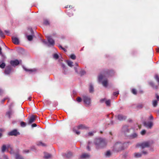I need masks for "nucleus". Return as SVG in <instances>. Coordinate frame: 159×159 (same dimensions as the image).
Instances as JSON below:
<instances>
[{"label": "nucleus", "mask_w": 159, "mask_h": 159, "mask_svg": "<svg viewBox=\"0 0 159 159\" xmlns=\"http://www.w3.org/2000/svg\"><path fill=\"white\" fill-rule=\"evenodd\" d=\"M129 142L122 143L121 142H118L115 143L113 147V150L116 152H119L124 150L129 145Z\"/></svg>", "instance_id": "f257e3e1"}, {"label": "nucleus", "mask_w": 159, "mask_h": 159, "mask_svg": "<svg viewBox=\"0 0 159 159\" xmlns=\"http://www.w3.org/2000/svg\"><path fill=\"white\" fill-rule=\"evenodd\" d=\"M107 143V142L105 139L101 138L96 139L94 141L96 148L97 149L103 148L106 145Z\"/></svg>", "instance_id": "f03ea898"}, {"label": "nucleus", "mask_w": 159, "mask_h": 159, "mask_svg": "<svg viewBox=\"0 0 159 159\" xmlns=\"http://www.w3.org/2000/svg\"><path fill=\"white\" fill-rule=\"evenodd\" d=\"M108 76V75H100L98 76V80L99 81H101L102 85L105 87H107L108 85V80L106 78V77Z\"/></svg>", "instance_id": "7ed1b4c3"}, {"label": "nucleus", "mask_w": 159, "mask_h": 159, "mask_svg": "<svg viewBox=\"0 0 159 159\" xmlns=\"http://www.w3.org/2000/svg\"><path fill=\"white\" fill-rule=\"evenodd\" d=\"M86 128L85 126L83 125H80L77 126L75 127L74 128L73 131L76 134L79 135L80 134V132L78 130V129H84Z\"/></svg>", "instance_id": "20e7f679"}, {"label": "nucleus", "mask_w": 159, "mask_h": 159, "mask_svg": "<svg viewBox=\"0 0 159 159\" xmlns=\"http://www.w3.org/2000/svg\"><path fill=\"white\" fill-rule=\"evenodd\" d=\"M83 101L86 106H90L91 103V99L90 98L86 96L83 97Z\"/></svg>", "instance_id": "39448f33"}, {"label": "nucleus", "mask_w": 159, "mask_h": 159, "mask_svg": "<svg viewBox=\"0 0 159 159\" xmlns=\"http://www.w3.org/2000/svg\"><path fill=\"white\" fill-rule=\"evenodd\" d=\"M144 125L148 129H151L153 125V122L152 121L145 122L144 123Z\"/></svg>", "instance_id": "423d86ee"}, {"label": "nucleus", "mask_w": 159, "mask_h": 159, "mask_svg": "<svg viewBox=\"0 0 159 159\" xmlns=\"http://www.w3.org/2000/svg\"><path fill=\"white\" fill-rule=\"evenodd\" d=\"M30 31L31 32L32 34L31 35H27V34H26V35L28 40L29 41H32L33 39V38L34 36V32L32 29H30Z\"/></svg>", "instance_id": "0eeeda50"}, {"label": "nucleus", "mask_w": 159, "mask_h": 159, "mask_svg": "<svg viewBox=\"0 0 159 159\" xmlns=\"http://www.w3.org/2000/svg\"><path fill=\"white\" fill-rule=\"evenodd\" d=\"M150 145V143L148 141L144 142L140 144V146L143 148L149 147Z\"/></svg>", "instance_id": "6e6552de"}, {"label": "nucleus", "mask_w": 159, "mask_h": 159, "mask_svg": "<svg viewBox=\"0 0 159 159\" xmlns=\"http://www.w3.org/2000/svg\"><path fill=\"white\" fill-rule=\"evenodd\" d=\"M14 112L13 111L10 110L6 113V115L9 118H11L14 115Z\"/></svg>", "instance_id": "1a4fd4ad"}, {"label": "nucleus", "mask_w": 159, "mask_h": 159, "mask_svg": "<svg viewBox=\"0 0 159 159\" xmlns=\"http://www.w3.org/2000/svg\"><path fill=\"white\" fill-rule=\"evenodd\" d=\"M90 156L89 153H84L80 156V158L81 159H88L90 158Z\"/></svg>", "instance_id": "9d476101"}, {"label": "nucleus", "mask_w": 159, "mask_h": 159, "mask_svg": "<svg viewBox=\"0 0 159 159\" xmlns=\"http://www.w3.org/2000/svg\"><path fill=\"white\" fill-rule=\"evenodd\" d=\"M47 38L48 41L50 45H53L54 44V40L51 38L50 36H48L46 37Z\"/></svg>", "instance_id": "9b49d317"}, {"label": "nucleus", "mask_w": 159, "mask_h": 159, "mask_svg": "<svg viewBox=\"0 0 159 159\" xmlns=\"http://www.w3.org/2000/svg\"><path fill=\"white\" fill-rule=\"evenodd\" d=\"M10 64L12 66H15L19 64V62L17 60H11L10 62Z\"/></svg>", "instance_id": "f8f14e48"}, {"label": "nucleus", "mask_w": 159, "mask_h": 159, "mask_svg": "<svg viewBox=\"0 0 159 159\" xmlns=\"http://www.w3.org/2000/svg\"><path fill=\"white\" fill-rule=\"evenodd\" d=\"M101 102H105V103L107 106L110 107L111 105V101L110 100H106L105 99H102L100 100Z\"/></svg>", "instance_id": "ddd939ff"}, {"label": "nucleus", "mask_w": 159, "mask_h": 159, "mask_svg": "<svg viewBox=\"0 0 159 159\" xmlns=\"http://www.w3.org/2000/svg\"><path fill=\"white\" fill-rule=\"evenodd\" d=\"M12 42L15 44H18L19 43V39L15 37H13L12 38Z\"/></svg>", "instance_id": "4468645a"}, {"label": "nucleus", "mask_w": 159, "mask_h": 159, "mask_svg": "<svg viewBox=\"0 0 159 159\" xmlns=\"http://www.w3.org/2000/svg\"><path fill=\"white\" fill-rule=\"evenodd\" d=\"M10 147V145H8L7 146L5 145H3L2 148V152H4L6 150H8Z\"/></svg>", "instance_id": "2eb2a0df"}, {"label": "nucleus", "mask_w": 159, "mask_h": 159, "mask_svg": "<svg viewBox=\"0 0 159 159\" xmlns=\"http://www.w3.org/2000/svg\"><path fill=\"white\" fill-rule=\"evenodd\" d=\"M36 118V117L34 116V115H32L31 116L29 120L28 124H31L33 122L34 120H35V119Z\"/></svg>", "instance_id": "dca6fc26"}, {"label": "nucleus", "mask_w": 159, "mask_h": 159, "mask_svg": "<svg viewBox=\"0 0 159 159\" xmlns=\"http://www.w3.org/2000/svg\"><path fill=\"white\" fill-rule=\"evenodd\" d=\"M11 71V67L10 66L7 67L5 69V74L8 75L10 73Z\"/></svg>", "instance_id": "f3484780"}, {"label": "nucleus", "mask_w": 159, "mask_h": 159, "mask_svg": "<svg viewBox=\"0 0 159 159\" xmlns=\"http://www.w3.org/2000/svg\"><path fill=\"white\" fill-rule=\"evenodd\" d=\"M129 129H128V127L127 125H125L123 126L122 129V131L125 134L129 132Z\"/></svg>", "instance_id": "a211bd4d"}, {"label": "nucleus", "mask_w": 159, "mask_h": 159, "mask_svg": "<svg viewBox=\"0 0 159 159\" xmlns=\"http://www.w3.org/2000/svg\"><path fill=\"white\" fill-rule=\"evenodd\" d=\"M18 133L17 132V131L16 130H14L11 132H10L8 133V135H15L16 136L17 135V134Z\"/></svg>", "instance_id": "6ab92c4d"}, {"label": "nucleus", "mask_w": 159, "mask_h": 159, "mask_svg": "<svg viewBox=\"0 0 159 159\" xmlns=\"http://www.w3.org/2000/svg\"><path fill=\"white\" fill-rule=\"evenodd\" d=\"M118 119L120 120H122L126 119V117L122 115H119L117 116Z\"/></svg>", "instance_id": "aec40b11"}, {"label": "nucleus", "mask_w": 159, "mask_h": 159, "mask_svg": "<svg viewBox=\"0 0 159 159\" xmlns=\"http://www.w3.org/2000/svg\"><path fill=\"white\" fill-rule=\"evenodd\" d=\"M23 68L25 70L27 71H28L30 73L36 71V70L35 69H28L25 68V67H23Z\"/></svg>", "instance_id": "412c9836"}, {"label": "nucleus", "mask_w": 159, "mask_h": 159, "mask_svg": "<svg viewBox=\"0 0 159 159\" xmlns=\"http://www.w3.org/2000/svg\"><path fill=\"white\" fill-rule=\"evenodd\" d=\"M134 157L136 158H139L141 157L142 154L140 153H134Z\"/></svg>", "instance_id": "4be33fe9"}, {"label": "nucleus", "mask_w": 159, "mask_h": 159, "mask_svg": "<svg viewBox=\"0 0 159 159\" xmlns=\"http://www.w3.org/2000/svg\"><path fill=\"white\" fill-rule=\"evenodd\" d=\"M52 157V155L49 153H45L44 155V157L45 159H48Z\"/></svg>", "instance_id": "5701e85b"}, {"label": "nucleus", "mask_w": 159, "mask_h": 159, "mask_svg": "<svg viewBox=\"0 0 159 159\" xmlns=\"http://www.w3.org/2000/svg\"><path fill=\"white\" fill-rule=\"evenodd\" d=\"M111 155V153L110 151H107L105 153V156L106 157H109Z\"/></svg>", "instance_id": "b1692460"}, {"label": "nucleus", "mask_w": 159, "mask_h": 159, "mask_svg": "<svg viewBox=\"0 0 159 159\" xmlns=\"http://www.w3.org/2000/svg\"><path fill=\"white\" fill-rule=\"evenodd\" d=\"M94 91L93 86L92 84H90L89 87V91L90 93H93Z\"/></svg>", "instance_id": "393cba45"}, {"label": "nucleus", "mask_w": 159, "mask_h": 159, "mask_svg": "<svg viewBox=\"0 0 159 159\" xmlns=\"http://www.w3.org/2000/svg\"><path fill=\"white\" fill-rule=\"evenodd\" d=\"M158 103V101L156 100H153L152 101V104L153 106L154 107H156Z\"/></svg>", "instance_id": "a878e982"}, {"label": "nucleus", "mask_w": 159, "mask_h": 159, "mask_svg": "<svg viewBox=\"0 0 159 159\" xmlns=\"http://www.w3.org/2000/svg\"><path fill=\"white\" fill-rule=\"evenodd\" d=\"M67 63L68 64V65L70 67H72L73 66V63L69 60H67L66 61Z\"/></svg>", "instance_id": "bb28decb"}, {"label": "nucleus", "mask_w": 159, "mask_h": 159, "mask_svg": "<svg viewBox=\"0 0 159 159\" xmlns=\"http://www.w3.org/2000/svg\"><path fill=\"white\" fill-rule=\"evenodd\" d=\"M137 134L136 133H133L130 135V138L132 139H134L137 137Z\"/></svg>", "instance_id": "cd10ccee"}, {"label": "nucleus", "mask_w": 159, "mask_h": 159, "mask_svg": "<svg viewBox=\"0 0 159 159\" xmlns=\"http://www.w3.org/2000/svg\"><path fill=\"white\" fill-rule=\"evenodd\" d=\"M72 155V153L71 152H69L66 154V157H70Z\"/></svg>", "instance_id": "c85d7f7f"}, {"label": "nucleus", "mask_w": 159, "mask_h": 159, "mask_svg": "<svg viewBox=\"0 0 159 159\" xmlns=\"http://www.w3.org/2000/svg\"><path fill=\"white\" fill-rule=\"evenodd\" d=\"M75 65H76V67H74V68L75 70V72L78 73L79 72L78 69L79 67L78 66V64L77 63H75Z\"/></svg>", "instance_id": "c756f323"}, {"label": "nucleus", "mask_w": 159, "mask_h": 159, "mask_svg": "<svg viewBox=\"0 0 159 159\" xmlns=\"http://www.w3.org/2000/svg\"><path fill=\"white\" fill-rule=\"evenodd\" d=\"M26 123L23 121L21 122L20 124L21 126L22 127H25L26 125Z\"/></svg>", "instance_id": "7c9ffc66"}, {"label": "nucleus", "mask_w": 159, "mask_h": 159, "mask_svg": "<svg viewBox=\"0 0 159 159\" xmlns=\"http://www.w3.org/2000/svg\"><path fill=\"white\" fill-rule=\"evenodd\" d=\"M16 159H22V157L18 154L16 155Z\"/></svg>", "instance_id": "2f4dec72"}, {"label": "nucleus", "mask_w": 159, "mask_h": 159, "mask_svg": "<svg viewBox=\"0 0 159 159\" xmlns=\"http://www.w3.org/2000/svg\"><path fill=\"white\" fill-rule=\"evenodd\" d=\"M155 78L157 82L159 83V77L157 75H155Z\"/></svg>", "instance_id": "473e14b6"}, {"label": "nucleus", "mask_w": 159, "mask_h": 159, "mask_svg": "<svg viewBox=\"0 0 159 159\" xmlns=\"http://www.w3.org/2000/svg\"><path fill=\"white\" fill-rule=\"evenodd\" d=\"M49 22L48 21V20H44V24H45L46 25H49Z\"/></svg>", "instance_id": "72a5a7b5"}, {"label": "nucleus", "mask_w": 159, "mask_h": 159, "mask_svg": "<svg viewBox=\"0 0 159 159\" xmlns=\"http://www.w3.org/2000/svg\"><path fill=\"white\" fill-rule=\"evenodd\" d=\"M5 66V64L4 63L2 62L1 65H0V67L2 68H3Z\"/></svg>", "instance_id": "f704fd0d"}, {"label": "nucleus", "mask_w": 159, "mask_h": 159, "mask_svg": "<svg viewBox=\"0 0 159 159\" xmlns=\"http://www.w3.org/2000/svg\"><path fill=\"white\" fill-rule=\"evenodd\" d=\"M59 57L58 55L57 54H55L53 55V58L56 59H58Z\"/></svg>", "instance_id": "c9c22d12"}, {"label": "nucleus", "mask_w": 159, "mask_h": 159, "mask_svg": "<svg viewBox=\"0 0 159 159\" xmlns=\"http://www.w3.org/2000/svg\"><path fill=\"white\" fill-rule=\"evenodd\" d=\"M0 36L4 38L5 37L4 33L0 30Z\"/></svg>", "instance_id": "e433bc0d"}, {"label": "nucleus", "mask_w": 159, "mask_h": 159, "mask_svg": "<svg viewBox=\"0 0 159 159\" xmlns=\"http://www.w3.org/2000/svg\"><path fill=\"white\" fill-rule=\"evenodd\" d=\"M76 101L78 102H80L82 101V99L80 97H78L76 99Z\"/></svg>", "instance_id": "4c0bfd02"}, {"label": "nucleus", "mask_w": 159, "mask_h": 159, "mask_svg": "<svg viewBox=\"0 0 159 159\" xmlns=\"http://www.w3.org/2000/svg\"><path fill=\"white\" fill-rule=\"evenodd\" d=\"M70 57L73 60H75L76 58L75 55L74 54H72L70 56Z\"/></svg>", "instance_id": "58836bf2"}, {"label": "nucleus", "mask_w": 159, "mask_h": 159, "mask_svg": "<svg viewBox=\"0 0 159 159\" xmlns=\"http://www.w3.org/2000/svg\"><path fill=\"white\" fill-rule=\"evenodd\" d=\"M132 93H133L134 94H136L137 93V91L136 90H135V89H133L132 90Z\"/></svg>", "instance_id": "ea45409f"}, {"label": "nucleus", "mask_w": 159, "mask_h": 159, "mask_svg": "<svg viewBox=\"0 0 159 159\" xmlns=\"http://www.w3.org/2000/svg\"><path fill=\"white\" fill-rule=\"evenodd\" d=\"M41 40L42 41V42L44 43L45 44H46L47 45V46H49V45L48 44V43L47 42L44 40H43V39H41Z\"/></svg>", "instance_id": "a19ab883"}, {"label": "nucleus", "mask_w": 159, "mask_h": 159, "mask_svg": "<svg viewBox=\"0 0 159 159\" xmlns=\"http://www.w3.org/2000/svg\"><path fill=\"white\" fill-rule=\"evenodd\" d=\"M146 133V131L145 130H142L141 132V134L142 135H144Z\"/></svg>", "instance_id": "79ce46f5"}, {"label": "nucleus", "mask_w": 159, "mask_h": 159, "mask_svg": "<svg viewBox=\"0 0 159 159\" xmlns=\"http://www.w3.org/2000/svg\"><path fill=\"white\" fill-rule=\"evenodd\" d=\"M143 104H139L137 106V107L139 108H141L143 107Z\"/></svg>", "instance_id": "37998d69"}, {"label": "nucleus", "mask_w": 159, "mask_h": 159, "mask_svg": "<svg viewBox=\"0 0 159 159\" xmlns=\"http://www.w3.org/2000/svg\"><path fill=\"white\" fill-rule=\"evenodd\" d=\"M94 132H89L88 134V135L89 136H92L93 135V133Z\"/></svg>", "instance_id": "c03bdc74"}, {"label": "nucleus", "mask_w": 159, "mask_h": 159, "mask_svg": "<svg viewBox=\"0 0 159 159\" xmlns=\"http://www.w3.org/2000/svg\"><path fill=\"white\" fill-rule=\"evenodd\" d=\"M2 159H9V158L7 155H4L2 157Z\"/></svg>", "instance_id": "a18cd8bd"}, {"label": "nucleus", "mask_w": 159, "mask_h": 159, "mask_svg": "<svg viewBox=\"0 0 159 159\" xmlns=\"http://www.w3.org/2000/svg\"><path fill=\"white\" fill-rule=\"evenodd\" d=\"M119 94V93L118 91H117L116 92H114L113 93V95L114 96L116 95L117 96Z\"/></svg>", "instance_id": "49530a36"}, {"label": "nucleus", "mask_w": 159, "mask_h": 159, "mask_svg": "<svg viewBox=\"0 0 159 159\" xmlns=\"http://www.w3.org/2000/svg\"><path fill=\"white\" fill-rule=\"evenodd\" d=\"M38 145H39V146H45V144L41 142L39 143L38 144Z\"/></svg>", "instance_id": "de8ad7c7"}, {"label": "nucleus", "mask_w": 159, "mask_h": 159, "mask_svg": "<svg viewBox=\"0 0 159 159\" xmlns=\"http://www.w3.org/2000/svg\"><path fill=\"white\" fill-rule=\"evenodd\" d=\"M148 119L149 120H153V117L152 115H150L149 116L148 118Z\"/></svg>", "instance_id": "09e8293b"}, {"label": "nucleus", "mask_w": 159, "mask_h": 159, "mask_svg": "<svg viewBox=\"0 0 159 159\" xmlns=\"http://www.w3.org/2000/svg\"><path fill=\"white\" fill-rule=\"evenodd\" d=\"M9 148H10L11 149V151L10 152V153L11 154H13V153H14V152L13 150L12 149V148L10 146V147Z\"/></svg>", "instance_id": "8fccbe9b"}, {"label": "nucleus", "mask_w": 159, "mask_h": 159, "mask_svg": "<svg viewBox=\"0 0 159 159\" xmlns=\"http://www.w3.org/2000/svg\"><path fill=\"white\" fill-rule=\"evenodd\" d=\"M89 146V145H88L87 147V149L89 151H90L91 150V148Z\"/></svg>", "instance_id": "3c124183"}, {"label": "nucleus", "mask_w": 159, "mask_h": 159, "mask_svg": "<svg viewBox=\"0 0 159 159\" xmlns=\"http://www.w3.org/2000/svg\"><path fill=\"white\" fill-rule=\"evenodd\" d=\"M3 130L2 129H0V138L2 136V132L3 131Z\"/></svg>", "instance_id": "603ef678"}, {"label": "nucleus", "mask_w": 159, "mask_h": 159, "mask_svg": "<svg viewBox=\"0 0 159 159\" xmlns=\"http://www.w3.org/2000/svg\"><path fill=\"white\" fill-rule=\"evenodd\" d=\"M142 154L144 155H147L148 154V152L147 151H143L142 152Z\"/></svg>", "instance_id": "864d4df0"}, {"label": "nucleus", "mask_w": 159, "mask_h": 159, "mask_svg": "<svg viewBox=\"0 0 159 159\" xmlns=\"http://www.w3.org/2000/svg\"><path fill=\"white\" fill-rule=\"evenodd\" d=\"M8 99V98H4V99H2V101H1V102L2 103H3L5 101V100H6V99Z\"/></svg>", "instance_id": "5fc2aeb1"}, {"label": "nucleus", "mask_w": 159, "mask_h": 159, "mask_svg": "<svg viewBox=\"0 0 159 159\" xmlns=\"http://www.w3.org/2000/svg\"><path fill=\"white\" fill-rule=\"evenodd\" d=\"M35 149V148L34 146H32L30 148V150L32 151H34Z\"/></svg>", "instance_id": "6e6d98bb"}, {"label": "nucleus", "mask_w": 159, "mask_h": 159, "mask_svg": "<svg viewBox=\"0 0 159 159\" xmlns=\"http://www.w3.org/2000/svg\"><path fill=\"white\" fill-rule=\"evenodd\" d=\"M23 152L25 153H28L29 152V150H24L23 151Z\"/></svg>", "instance_id": "4d7b16f0"}, {"label": "nucleus", "mask_w": 159, "mask_h": 159, "mask_svg": "<svg viewBox=\"0 0 159 159\" xmlns=\"http://www.w3.org/2000/svg\"><path fill=\"white\" fill-rule=\"evenodd\" d=\"M156 97L157 98V101H159V96L157 94H156Z\"/></svg>", "instance_id": "13d9d810"}, {"label": "nucleus", "mask_w": 159, "mask_h": 159, "mask_svg": "<svg viewBox=\"0 0 159 159\" xmlns=\"http://www.w3.org/2000/svg\"><path fill=\"white\" fill-rule=\"evenodd\" d=\"M37 126V125L36 124H33L31 126L32 127H35Z\"/></svg>", "instance_id": "bf43d9fd"}, {"label": "nucleus", "mask_w": 159, "mask_h": 159, "mask_svg": "<svg viewBox=\"0 0 159 159\" xmlns=\"http://www.w3.org/2000/svg\"><path fill=\"white\" fill-rule=\"evenodd\" d=\"M3 90L2 89H0V95L3 94Z\"/></svg>", "instance_id": "052dcab7"}, {"label": "nucleus", "mask_w": 159, "mask_h": 159, "mask_svg": "<svg viewBox=\"0 0 159 159\" xmlns=\"http://www.w3.org/2000/svg\"><path fill=\"white\" fill-rule=\"evenodd\" d=\"M59 47L60 48H61L62 49H63V50H64V51H65V52L66 51V50L64 48H62V46H59Z\"/></svg>", "instance_id": "680f3d73"}, {"label": "nucleus", "mask_w": 159, "mask_h": 159, "mask_svg": "<svg viewBox=\"0 0 159 159\" xmlns=\"http://www.w3.org/2000/svg\"><path fill=\"white\" fill-rule=\"evenodd\" d=\"M149 84L151 86L153 87V84L152 82H149Z\"/></svg>", "instance_id": "e2e57ef3"}, {"label": "nucleus", "mask_w": 159, "mask_h": 159, "mask_svg": "<svg viewBox=\"0 0 159 159\" xmlns=\"http://www.w3.org/2000/svg\"><path fill=\"white\" fill-rule=\"evenodd\" d=\"M92 143V142L91 141H89L88 142V145H91V144Z\"/></svg>", "instance_id": "0e129e2a"}, {"label": "nucleus", "mask_w": 159, "mask_h": 159, "mask_svg": "<svg viewBox=\"0 0 159 159\" xmlns=\"http://www.w3.org/2000/svg\"><path fill=\"white\" fill-rule=\"evenodd\" d=\"M62 67H63V69H65L66 68L64 64L62 65Z\"/></svg>", "instance_id": "69168bd1"}, {"label": "nucleus", "mask_w": 159, "mask_h": 159, "mask_svg": "<svg viewBox=\"0 0 159 159\" xmlns=\"http://www.w3.org/2000/svg\"><path fill=\"white\" fill-rule=\"evenodd\" d=\"M2 48L1 47H0V55L2 54Z\"/></svg>", "instance_id": "338daca9"}, {"label": "nucleus", "mask_w": 159, "mask_h": 159, "mask_svg": "<svg viewBox=\"0 0 159 159\" xmlns=\"http://www.w3.org/2000/svg\"><path fill=\"white\" fill-rule=\"evenodd\" d=\"M5 32L6 33H9V31H7V30H5Z\"/></svg>", "instance_id": "774afa93"}]
</instances>
